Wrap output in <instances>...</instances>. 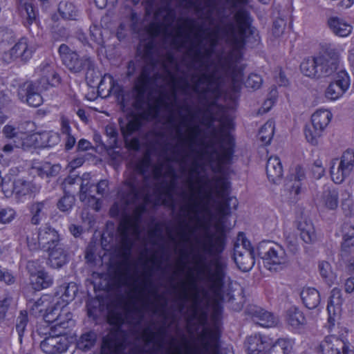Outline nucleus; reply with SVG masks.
<instances>
[{
	"instance_id": "nucleus-1",
	"label": "nucleus",
	"mask_w": 354,
	"mask_h": 354,
	"mask_svg": "<svg viewBox=\"0 0 354 354\" xmlns=\"http://www.w3.org/2000/svg\"><path fill=\"white\" fill-rule=\"evenodd\" d=\"M218 6L212 0H147L143 4L147 15L155 21L147 28L153 38L159 37L161 48L153 41L144 50L145 64L132 88V106L137 113L127 122L119 120L124 139L139 131L147 122L156 119L161 106L169 111L167 123L175 130L178 142L173 145L162 138L158 143L162 162L147 175L149 158L140 160L124 182L121 191L127 205H133L132 214L121 220L118 231L124 256L130 255L135 241L140 238L142 216L147 205H163L174 210L178 176L170 165H180L188 174V190H182L177 214V235L183 243L201 226V213L215 206L221 219L214 232H206L197 240L192 261L194 267H227L221 257L226 245L223 221L230 214V204L237 200L230 196V183L223 176L207 179L208 189L196 185L199 175L209 166L221 173L231 163L234 140L229 130L233 123L226 108L217 103L222 95L225 76L234 84L242 80L236 68L241 50L250 28V12L243 6L248 0H225Z\"/></svg>"
},
{
	"instance_id": "nucleus-2",
	"label": "nucleus",
	"mask_w": 354,
	"mask_h": 354,
	"mask_svg": "<svg viewBox=\"0 0 354 354\" xmlns=\"http://www.w3.org/2000/svg\"><path fill=\"white\" fill-rule=\"evenodd\" d=\"M160 249V257L153 254L149 260L152 266L145 272L142 286L138 285V278L131 274L129 269L118 274V285L128 288V298L122 296L118 305L109 311L108 322L114 328L103 339L102 354L121 353L128 342L127 333L121 329L122 325L127 323L133 326H140L147 310L151 311L153 315L159 314L166 319L165 308L167 304V301L161 305V308L158 307V301L161 296L158 289L153 287L151 279L154 268L157 270L162 268L165 248L162 245Z\"/></svg>"
},
{
	"instance_id": "nucleus-3",
	"label": "nucleus",
	"mask_w": 354,
	"mask_h": 354,
	"mask_svg": "<svg viewBox=\"0 0 354 354\" xmlns=\"http://www.w3.org/2000/svg\"><path fill=\"white\" fill-rule=\"evenodd\" d=\"M339 57L337 49L331 44H326L317 56L305 59L300 69L304 75L311 78L329 77L337 71Z\"/></svg>"
},
{
	"instance_id": "nucleus-4",
	"label": "nucleus",
	"mask_w": 354,
	"mask_h": 354,
	"mask_svg": "<svg viewBox=\"0 0 354 354\" xmlns=\"http://www.w3.org/2000/svg\"><path fill=\"white\" fill-rule=\"evenodd\" d=\"M257 255L264 266L270 271L279 272L288 266V257L280 244L271 241L260 242L257 248Z\"/></svg>"
},
{
	"instance_id": "nucleus-5",
	"label": "nucleus",
	"mask_w": 354,
	"mask_h": 354,
	"mask_svg": "<svg viewBox=\"0 0 354 354\" xmlns=\"http://www.w3.org/2000/svg\"><path fill=\"white\" fill-rule=\"evenodd\" d=\"M59 54L63 64L71 72L77 73L85 71L86 79H93L95 73L94 60L87 55L80 57L75 52L64 44L59 46Z\"/></svg>"
},
{
	"instance_id": "nucleus-6",
	"label": "nucleus",
	"mask_w": 354,
	"mask_h": 354,
	"mask_svg": "<svg viewBox=\"0 0 354 354\" xmlns=\"http://www.w3.org/2000/svg\"><path fill=\"white\" fill-rule=\"evenodd\" d=\"M219 339L220 332L216 326L203 328L197 335L193 354H219Z\"/></svg>"
},
{
	"instance_id": "nucleus-7",
	"label": "nucleus",
	"mask_w": 354,
	"mask_h": 354,
	"mask_svg": "<svg viewBox=\"0 0 354 354\" xmlns=\"http://www.w3.org/2000/svg\"><path fill=\"white\" fill-rule=\"evenodd\" d=\"M46 90L47 86L41 85L37 81L26 82L19 86L17 95L21 102H26L30 106L37 107L43 103L41 93Z\"/></svg>"
},
{
	"instance_id": "nucleus-8",
	"label": "nucleus",
	"mask_w": 354,
	"mask_h": 354,
	"mask_svg": "<svg viewBox=\"0 0 354 354\" xmlns=\"http://www.w3.org/2000/svg\"><path fill=\"white\" fill-rule=\"evenodd\" d=\"M354 169V150H346L339 162L337 167H330V175L334 183L339 184L348 177Z\"/></svg>"
},
{
	"instance_id": "nucleus-9",
	"label": "nucleus",
	"mask_w": 354,
	"mask_h": 354,
	"mask_svg": "<svg viewBox=\"0 0 354 354\" xmlns=\"http://www.w3.org/2000/svg\"><path fill=\"white\" fill-rule=\"evenodd\" d=\"M189 279V286L192 290H194V292L191 295L186 284L183 283L178 295L180 302L178 304V308L179 313H183L185 308V302L191 299L193 308L192 319H194L198 316V306L201 303V299L199 293L197 291L196 278L193 274H191Z\"/></svg>"
},
{
	"instance_id": "nucleus-10",
	"label": "nucleus",
	"mask_w": 354,
	"mask_h": 354,
	"mask_svg": "<svg viewBox=\"0 0 354 354\" xmlns=\"http://www.w3.org/2000/svg\"><path fill=\"white\" fill-rule=\"evenodd\" d=\"M63 237L49 224L41 226L37 230V243L41 250L45 251L62 243Z\"/></svg>"
},
{
	"instance_id": "nucleus-11",
	"label": "nucleus",
	"mask_w": 354,
	"mask_h": 354,
	"mask_svg": "<svg viewBox=\"0 0 354 354\" xmlns=\"http://www.w3.org/2000/svg\"><path fill=\"white\" fill-rule=\"evenodd\" d=\"M43 317L46 322L54 323L55 327L67 328L72 315L57 302L55 305L46 308Z\"/></svg>"
},
{
	"instance_id": "nucleus-12",
	"label": "nucleus",
	"mask_w": 354,
	"mask_h": 354,
	"mask_svg": "<svg viewBox=\"0 0 354 354\" xmlns=\"http://www.w3.org/2000/svg\"><path fill=\"white\" fill-rule=\"evenodd\" d=\"M48 252L47 265L53 269H60L69 261L68 248L63 242L45 250Z\"/></svg>"
},
{
	"instance_id": "nucleus-13",
	"label": "nucleus",
	"mask_w": 354,
	"mask_h": 354,
	"mask_svg": "<svg viewBox=\"0 0 354 354\" xmlns=\"http://www.w3.org/2000/svg\"><path fill=\"white\" fill-rule=\"evenodd\" d=\"M320 348L323 354H354L343 339L333 335L325 337Z\"/></svg>"
},
{
	"instance_id": "nucleus-14",
	"label": "nucleus",
	"mask_w": 354,
	"mask_h": 354,
	"mask_svg": "<svg viewBox=\"0 0 354 354\" xmlns=\"http://www.w3.org/2000/svg\"><path fill=\"white\" fill-rule=\"evenodd\" d=\"M350 86V78L344 71L337 74L335 82H331L327 87L325 96L330 100H336L343 95Z\"/></svg>"
},
{
	"instance_id": "nucleus-15",
	"label": "nucleus",
	"mask_w": 354,
	"mask_h": 354,
	"mask_svg": "<svg viewBox=\"0 0 354 354\" xmlns=\"http://www.w3.org/2000/svg\"><path fill=\"white\" fill-rule=\"evenodd\" d=\"M106 91L105 96L114 95L121 103L124 102V90L122 86L115 80L110 74H105L101 79L98 85V92Z\"/></svg>"
},
{
	"instance_id": "nucleus-16",
	"label": "nucleus",
	"mask_w": 354,
	"mask_h": 354,
	"mask_svg": "<svg viewBox=\"0 0 354 354\" xmlns=\"http://www.w3.org/2000/svg\"><path fill=\"white\" fill-rule=\"evenodd\" d=\"M245 346L248 354H266L270 339L267 336L256 334L247 338Z\"/></svg>"
},
{
	"instance_id": "nucleus-17",
	"label": "nucleus",
	"mask_w": 354,
	"mask_h": 354,
	"mask_svg": "<svg viewBox=\"0 0 354 354\" xmlns=\"http://www.w3.org/2000/svg\"><path fill=\"white\" fill-rule=\"evenodd\" d=\"M250 314L254 322L263 327H272L277 324V319L273 314L259 307L251 308Z\"/></svg>"
},
{
	"instance_id": "nucleus-18",
	"label": "nucleus",
	"mask_w": 354,
	"mask_h": 354,
	"mask_svg": "<svg viewBox=\"0 0 354 354\" xmlns=\"http://www.w3.org/2000/svg\"><path fill=\"white\" fill-rule=\"evenodd\" d=\"M41 78L37 81L41 85L56 86L60 83V77L55 71L54 66L43 63L40 66Z\"/></svg>"
},
{
	"instance_id": "nucleus-19",
	"label": "nucleus",
	"mask_w": 354,
	"mask_h": 354,
	"mask_svg": "<svg viewBox=\"0 0 354 354\" xmlns=\"http://www.w3.org/2000/svg\"><path fill=\"white\" fill-rule=\"evenodd\" d=\"M256 253H251L249 250H243V252L234 249V260L238 268L243 271L250 270L254 265Z\"/></svg>"
},
{
	"instance_id": "nucleus-20",
	"label": "nucleus",
	"mask_w": 354,
	"mask_h": 354,
	"mask_svg": "<svg viewBox=\"0 0 354 354\" xmlns=\"http://www.w3.org/2000/svg\"><path fill=\"white\" fill-rule=\"evenodd\" d=\"M332 118L331 113L326 110H318L311 116L313 127L316 129L315 136L322 134Z\"/></svg>"
},
{
	"instance_id": "nucleus-21",
	"label": "nucleus",
	"mask_w": 354,
	"mask_h": 354,
	"mask_svg": "<svg viewBox=\"0 0 354 354\" xmlns=\"http://www.w3.org/2000/svg\"><path fill=\"white\" fill-rule=\"evenodd\" d=\"M165 320L156 332L151 330L149 327L143 330V335L147 343L154 342L159 348H162L165 337L167 333V327L165 326Z\"/></svg>"
},
{
	"instance_id": "nucleus-22",
	"label": "nucleus",
	"mask_w": 354,
	"mask_h": 354,
	"mask_svg": "<svg viewBox=\"0 0 354 354\" xmlns=\"http://www.w3.org/2000/svg\"><path fill=\"white\" fill-rule=\"evenodd\" d=\"M10 53L12 58H20L26 62L31 58L32 50L29 48L27 39L22 37L10 49Z\"/></svg>"
},
{
	"instance_id": "nucleus-23",
	"label": "nucleus",
	"mask_w": 354,
	"mask_h": 354,
	"mask_svg": "<svg viewBox=\"0 0 354 354\" xmlns=\"http://www.w3.org/2000/svg\"><path fill=\"white\" fill-rule=\"evenodd\" d=\"M266 174L270 181L276 183L283 176V168L277 156H271L266 164Z\"/></svg>"
},
{
	"instance_id": "nucleus-24",
	"label": "nucleus",
	"mask_w": 354,
	"mask_h": 354,
	"mask_svg": "<svg viewBox=\"0 0 354 354\" xmlns=\"http://www.w3.org/2000/svg\"><path fill=\"white\" fill-rule=\"evenodd\" d=\"M305 178L306 175L304 169L299 165L296 166L294 171L290 175L288 183L290 191L293 192L295 195H299L301 192V181Z\"/></svg>"
},
{
	"instance_id": "nucleus-25",
	"label": "nucleus",
	"mask_w": 354,
	"mask_h": 354,
	"mask_svg": "<svg viewBox=\"0 0 354 354\" xmlns=\"http://www.w3.org/2000/svg\"><path fill=\"white\" fill-rule=\"evenodd\" d=\"M328 25L332 32L339 37H346L352 30V26L337 17H330Z\"/></svg>"
},
{
	"instance_id": "nucleus-26",
	"label": "nucleus",
	"mask_w": 354,
	"mask_h": 354,
	"mask_svg": "<svg viewBox=\"0 0 354 354\" xmlns=\"http://www.w3.org/2000/svg\"><path fill=\"white\" fill-rule=\"evenodd\" d=\"M97 335L94 330H88L83 333L77 339L76 347L84 352L91 350L95 345Z\"/></svg>"
},
{
	"instance_id": "nucleus-27",
	"label": "nucleus",
	"mask_w": 354,
	"mask_h": 354,
	"mask_svg": "<svg viewBox=\"0 0 354 354\" xmlns=\"http://www.w3.org/2000/svg\"><path fill=\"white\" fill-rule=\"evenodd\" d=\"M301 298L306 308L314 309L320 303V295L319 291L310 287L304 288L301 292Z\"/></svg>"
},
{
	"instance_id": "nucleus-28",
	"label": "nucleus",
	"mask_w": 354,
	"mask_h": 354,
	"mask_svg": "<svg viewBox=\"0 0 354 354\" xmlns=\"http://www.w3.org/2000/svg\"><path fill=\"white\" fill-rule=\"evenodd\" d=\"M48 207L47 201L33 203L30 207V212L32 215L31 223L35 225H39L46 218Z\"/></svg>"
},
{
	"instance_id": "nucleus-29",
	"label": "nucleus",
	"mask_w": 354,
	"mask_h": 354,
	"mask_svg": "<svg viewBox=\"0 0 354 354\" xmlns=\"http://www.w3.org/2000/svg\"><path fill=\"white\" fill-rule=\"evenodd\" d=\"M51 297L48 295H44L37 299H30L28 300V307L30 313L35 316L40 315L44 313L48 304L50 303Z\"/></svg>"
},
{
	"instance_id": "nucleus-30",
	"label": "nucleus",
	"mask_w": 354,
	"mask_h": 354,
	"mask_svg": "<svg viewBox=\"0 0 354 354\" xmlns=\"http://www.w3.org/2000/svg\"><path fill=\"white\" fill-rule=\"evenodd\" d=\"M297 228L301 239L306 243H313L317 239L314 226L310 221L303 219L299 221Z\"/></svg>"
},
{
	"instance_id": "nucleus-31",
	"label": "nucleus",
	"mask_w": 354,
	"mask_h": 354,
	"mask_svg": "<svg viewBox=\"0 0 354 354\" xmlns=\"http://www.w3.org/2000/svg\"><path fill=\"white\" fill-rule=\"evenodd\" d=\"M30 279V283L35 290H40L51 286L53 279L51 275L44 270H41L36 275H33Z\"/></svg>"
},
{
	"instance_id": "nucleus-32",
	"label": "nucleus",
	"mask_w": 354,
	"mask_h": 354,
	"mask_svg": "<svg viewBox=\"0 0 354 354\" xmlns=\"http://www.w3.org/2000/svg\"><path fill=\"white\" fill-rule=\"evenodd\" d=\"M39 187L31 181L18 179L15 181L13 192L19 196H25L38 192Z\"/></svg>"
},
{
	"instance_id": "nucleus-33",
	"label": "nucleus",
	"mask_w": 354,
	"mask_h": 354,
	"mask_svg": "<svg viewBox=\"0 0 354 354\" xmlns=\"http://www.w3.org/2000/svg\"><path fill=\"white\" fill-rule=\"evenodd\" d=\"M77 291L78 288L75 283H64L58 287L56 295L62 299L63 302L68 304L75 299Z\"/></svg>"
},
{
	"instance_id": "nucleus-34",
	"label": "nucleus",
	"mask_w": 354,
	"mask_h": 354,
	"mask_svg": "<svg viewBox=\"0 0 354 354\" xmlns=\"http://www.w3.org/2000/svg\"><path fill=\"white\" fill-rule=\"evenodd\" d=\"M292 349V342L288 339L280 338L267 348L266 354H290Z\"/></svg>"
},
{
	"instance_id": "nucleus-35",
	"label": "nucleus",
	"mask_w": 354,
	"mask_h": 354,
	"mask_svg": "<svg viewBox=\"0 0 354 354\" xmlns=\"http://www.w3.org/2000/svg\"><path fill=\"white\" fill-rule=\"evenodd\" d=\"M321 202L324 206L330 209H336L338 205L337 191L334 188L325 186L321 196Z\"/></svg>"
},
{
	"instance_id": "nucleus-36",
	"label": "nucleus",
	"mask_w": 354,
	"mask_h": 354,
	"mask_svg": "<svg viewBox=\"0 0 354 354\" xmlns=\"http://www.w3.org/2000/svg\"><path fill=\"white\" fill-rule=\"evenodd\" d=\"M286 321L294 328H299L306 322L304 313L296 307H291L287 310Z\"/></svg>"
},
{
	"instance_id": "nucleus-37",
	"label": "nucleus",
	"mask_w": 354,
	"mask_h": 354,
	"mask_svg": "<svg viewBox=\"0 0 354 354\" xmlns=\"http://www.w3.org/2000/svg\"><path fill=\"white\" fill-rule=\"evenodd\" d=\"M58 12L64 19L75 20L78 11L75 5L68 1H62L58 5Z\"/></svg>"
},
{
	"instance_id": "nucleus-38",
	"label": "nucleus",
	"mask_w": 354,
	"mask_h": 354,
	"mask_svg": "<svg viewBox=\"0 0 354 354\" xmlns=\"http://www.w3.org/2000/svg\"><path fill=\"white\" fill-rule=\"evenodd\" d=\"M61 131L65 138V149L71 150L76 142V138L71 133V128L69 124V121L65 117L61 118Z\"/></svg>"
},
{
	"instance_id": "nucleus-39",
	"label": "nucleus",
	"mask_w": 354,
	"mask_h": 354,
	"mask_svg": "<svg viewBox=\"0 0 354 354\" xmlns=\"http://www.w3.org/2000/svg\"><path fill=\"white\" fill-rule=\"evenodd\" d=\"M22 141L20 140L17 141V140H14L12 142L6 144L3 148L2 151L6 154H10L12 153L15 148H21L24 151H27L30 148V143L32 142V137L26 136L25 138H21Z\"/></svg>"
},
{
	"instance_id": "nucleus-40",
	"label": "nucleus",
	"mask_w": 354,
	"mask_h": 354,
	"mask_svg": "<svg viewBox=\"0 0 354 354\" xmlns=\"http://www.w3.org/2000/svg\"><path fill=\"white\" fill-rule=\"evenodd\" d=\"M41 350L47 354L60 353V345L57 337H48L45 338L40 344Z\"/></svg>"
},
{
	"instance_id": "nucleus-41",
	"label": "nucleus",
	"mask_w": 354,
	"mask_h": 354,
	"mask_svg": "<svg viewBox=\"0 0 354 354\" xmlns=\"http://www.w3.org/2000/svg\"><path fill=\"white\" fill-rule=\"evenodd\" d=\"M342 248L346 250L353 245L352 239L354 238V225L348 223H344L342 225Z\"/></svg>"
},
{
	"instance_id": "nucleus-42",
	"label": "nucleus",
	"mask_w": 354,
	"mask_h": 354,
	"mask_svg": "<svg viewBox=\"0 0 354 354\" xmlns=\"http://www.w3.org/2000/svg\"><path fill=\"white\" fill-rule=\"evenodd\" d=\"M19 10L21 14L26 17V24L31 25L36 19V15L31 3L19 0Z\"/></svg>"
},
{
	"instance_id": "nucleus-43",
	"label": "nucleus",
	"mask_w": 354,
	"mask_h": 354,
	"mask_svg": "<svg viewBox=\"0 0 354 354\" xmlns=\"http://www.w3.org/2000/svg\"><path fill=\"white\" fill-rule=\"evenodd\" d=\"M342 209L346 216H354V199L346 190L342 194Z\"/></svg>"
},
{
	"instance_id": "nucleus-44",
	"label": "nucleus",
	"mask_w": 354,
	"mask_h": 354,
	"mask_svg": "<svg viewBox=\"0 0 354 354\" xmlns=\"http://www.w3.org/2000/svg\"><path fill=\"white\" fill-rule=\"evenodd\" d=\"M274 130L272 122H267L259 130V140L266 145L270 144L274 135Z\"/></svg>"
},
{
	"instance_id": "nucleus-45",
	"label": "nucleus",
	"mask_w": 354,
	"mask_h": 354,
	"mask_svg": "<svg viewBox=\"0 0 354 354\" xmlns=\"http://www.w3.org/2000/svg\"><path fill=\"white\" fill-rule=\"evenodd\" d=\"M318 267L320 275L325 281L329 286L333 283L335 276L332 270L330 264L327 261H322L319 263Z\"/></svg>"
},
{
	"instance_id": "nucleus-46",
	"label": "nucleus",
	"mask_w": 354,
	"mask_h": 354,
	"mask_svg": "<svg viewBox=\"0 0 354 354\" xmlns=\"http://www.w3.org/2000/svg\"><path fill=\"white\" fill-rule=\"evenodd\" d=\"M163 233V225L162 223L157 222L148 231V236L152 245H156L158 241L162 239Z\"/></svg>"
},
{
	"instance_id": "nucleus-47",
	"label": "nucleus",
	"mask_w": 354,
	"mask_h": 354,
	"mask_svg": "<svg viewBox=\"0 0 354 354\" xmlns=\"http://www.w3.org/2000/svg\"><path fill=\"white\" fill-rule=\"evenodd\" d=\"M28 315L26 313L20 312L19 315L17 318L16 322V330L19 335V339L20 342L22 341V337L28 323Z\"/></svg>"
},
{
	"instance_id": "nucleus-48",
	"label": "nucleus",
	"mask_w": 354,
	"mask_h": 354,
	"mask_svg": "<svg viewBox=\"0 0 354 354\" xmlns=\"http://www.w3.org/2000/svg\"><path fill=\"white\" fill-rule=\"evenodd\" d=\"M75 198L73 196L65 194L57 203V207L62 212L71 210L75 203Z\"/></svg>"
},
{
	"instance_id": "nucleus-49",
	"label": "nucleus",
	"mask_w": 354,
	"mask_h": 354,
	"mask_svg": "<svg viewBox=\"0 0 354 354\" xmlns=\"http://www.w3.org/2000/svg\"><path fill=\"white\" fill-rule=\"evenodd\" d=\"M105 133L106 136L109 138V147L110 148L117 147L118 133L115 127L113 125H107L105 127Z\"/></svg>"
},
{
	"instance_id": "nucleus-50",
	"label": "nucleus",
	"mask_w": 354,
	"mask_h": 354,
	"mask_svg": "<svg viewBox=\"0 0 354 354\" xmlns=\"http://www.w3.org/2000/svg\"><path fill=\"white\" fill-rule=\"evenodd\" d=\"M93 187V185L90 184L89 182L80 183L79 198L82 202H86V201L87 199H89V198H91L92 199L95 198L94 196L93 195H91V193H92L91 188Z\"/></svg>"
},
{
	"instance_id": "nucleus-51",
	"label": "nucleus",
	"mask_w": 354,
	"mask_h": 354,
	"mask_svg": "<svg viewBox=\"0 0 354 354\" xmlns=\"http://www.w3.org/2000/svg\"><path fill=\"white\" fill-rule=\"evenodd\" d=\"M262 83L263 80L259 75L252 73L247 78L245 84L248 88L257 90L261 87Z\"/></svg>"
},
{
	"instance_id": "nucleus-52",
	"label": "nucleus",
	"mask_w": 354,
	"mask_h": 354,
	"mask_svg": "<svg viewBox=\"0 0 354 354\" xmlns=\"http://www.w3.org/2000/svg\"><path fill=\"white\" fill-rule=\"evenodd\" d=\"M286 22L283 18H277L273 22L272 32L275 37H279L284 32Z\"/></svg>"
},
{
	"instance_id": "nucleus-53",
	"label": "nucleus",
	"mask_w": 354,
	"mask_h": 354,
	"mask_svg": "<svg viewBox=\"0 0 354 354\" xmlns=\"http://www.w3.org/2000/svg\"><path fill=\"white\" fill-rule=\"evenodd\" d=\"M15 217V212L13 209L7 207L0 209V223L7 224L10 223Z\"/></svg>"
},
{
	"instance_id": "nucleus-54",
	"label": "nucleus",
	"mask_w": 354,
	"mask_h": 354,
	"mask_svg": "<svg viewBox=\"0 0 354 354\" xmlns=\"http://www.w3.org/2000/svg\"><path fill=\"white\" fill-rule=\"evenodd\" d=\"M15 40V32L8 28L0 29V42L10 44Z\"/></svg>"
},
{
	"instance_id": "nucleus-55",
	"label": "nucleus",
	"mask_w": 354,
	"mask_h": 354,
	"mask_svg": "<svg viewBox=\"0 0 354 354\" xmlns=\"http://www.w3.org/2000/svg\"><path fill=\"white\" fill-rule=\"evenodd\" d=\"M315 132L316 129L313 127V123L311 124V125L306 126L304 129V133L306 140H308V142H310L313 145L317 144V140L322 136V134L315 136Z\"/></svg>"
},
{
	"instance_id": "nucleus-56",
	"label": "nucleus",
	"mask_w": 354,
	"mask_h": 354,
	"mask_svg": "<svg viewBox=\"0 0 354 354\" xmlns=\"http://www.w3.org/2000/svg\"><path fill=\"white\" fill-rule=\"evenodd\" d=\"M336 304H332L330 303H328L327 306V311L328 313V323L330 324L329 328L330 326H335V318L339 312L340 308H337Z\"/></svg>"
},
{
	"instance_id": "nucleus-57",
	"label": "nucleus",
	"mask_w": 354,
	"mask_h": 354,
	"mask_svg": "<svg viewBox=\"0 0 354 354\" xmlns=\"http://www.w3.org/2000/svg\"><path fill=\"white\" fill-rule=\"evenodd\" d=\"M328 302L332 304H336L337 308H341L343 298L339 288H335L332 290Z\"/></svg>"
},
{
	"instance_id": "nucleus-58",
	"label": "nucleus",
	"mask_w": 354,
	"mask_h": 354,
	"mask_svg": "<svg viewBox=\"0 0 354 354\" xmlns=\"http://www.w3.org/2000/svg\"><path fill=\"white\" fill-rule=\"evenodd\" d=\"M43 137L46 139V147H53L60 141L59 135L57 133L52 131L44 133Z\"/></svg>"
},
{
	"instance_id": "nucleus-59",
	"label": "nucleus",
	"mask_w": 354,
	"mask_h": 354,
	"mask_svg": "<svg viewBox=\"0 0 354 354\" xmlns=\"http://www.w3.org/2000/svg\"><path fill=\"white\" fill-rule=\"evenodd\" d=\"M130 27L133 32L140 33L142 28V24L140 21V18L136 12L131 11L130 15Z\"/></svg>"
},
{
	"instance_id": "nucleus-60",
	"label": "nucleus",
	"mask_w": 354,
	"mask_h": 354,
	"mask_svg": "<svg viewBox=\"0 0 354 354\" xmlns=\"http://www.w3.org/2000/svg\"><path fill=\"white\" fill-rule=\"evenodd\" d=\"M2 133L3 136L8 139L16 140L19 138L18 129L10 124H7L3 127Z\"/></svg>"
},
{
	"instance_id": "nucleus-61",
	"label": "nucleus",
	"mask_w": 354,
	"mask_h": 354,
	"mask_svg": "<svg viewBox=\"0 0 354 354\" xmlns=\"http://www.w3.org/2000/svg\"><path fill=\"white\" fill-rule=\"evenodd\" d=\"M52 35L55 40H62L68 37V31L64 26H56L53 27Z\"/></svg>"
},
{
	"instance_id": "nucleus-62",
	"label": "nucleus",
	"mask_w": 354,
	"mask_h": 354,
	"mask_svg": "<svg viewBox=\"0 0 354 354\" xmlns=\"http://www.w3.org/2000/svg\"><path fill=\"white\" fill-rule=\"evenodd\" d=\"M234 249H237L241 252H243V250H249L251 253H255V250L252 246L251 243L243 237L242 238L241 243H239L238 242L234 243Z\"/></svg>"
},
{
	"instance_id": "nucleus-63",
	"label": "nucleus",
	"mask_w": 354,
	"mask_h": 354,
	"mask_svg": "<svg viewBox=\"0 0 354 354\" xmlns=\"http://www.w3.org/2000/svg\"><path fill=\"white\" fill-rule=\"evenodd\" d=\"M59 166L57 165H51L50 163L44 164V171L46 177L55 176L59 171Z\"/></svg>"
},
{
	"instance_id": "nucleus-64",
	"label": "nucleus",
	"mask_w": 354,
	"mask_h": 354,
	"mask_svg": "<svg viewBox=\"0 0 354 354\" xmlns=\"http://www.w3.org/2000/svg\"><path fill=\"white\" fill-rule=\"evenodd\" d=\"M40 266L38 261H28L26 264V269L30 274V278L33 275H36L41 270H39Z\"/></svg>"
}]
</instances>
